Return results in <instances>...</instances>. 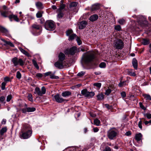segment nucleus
Here are the masks:
<instances>
[{
	"mask_svg": "<svg viewBox=\"0 0 151 151\" xmlns=\"http://www.w3.org/2000/svg\"><path fill=\"white\" fill-rule=\"evenodd\" d=\"M139 105L140 107L142 109L145 110L146 109V108L142 104L141 102L139 103Z\"/></svg>",
	"mask_w": 151,
	"mask_h": 151,
	"instance_id": "4d7b16f0",
	"label": "nucleus"
},
{
	"mask_svg": "<svg viewBox=\"0 0 151 151\" xmlns=\"http://www.w3.org/2000/svg\"><path fill=\"white\" fill-rule=\"evenodd\" d=\"M85 73V72L82 71L79 73L77 75V76L81 77L84 75Z\"/></svg>",
	"mask_w": 151,
	"mask_h": 151,
	"instance_id": "49530a36",
	"label": "nucleus"
},
{
	"mask_svg": "<svg viewBox=\"0 0 151 151\" xmlns=\"http://www.w3.org/2000/svg\"><path fill=\"white\" fill-rule=\"evenodd\" d=\"M149 41L148 40L146 39H144L142 40V43L144 45H146L149 43Z\"/></svg>",
	"mask_w": 151,
	"mask_h": 151,
	"instance_id": "7c9ffc66",
	"label": "nucleus"
},
{
	"mask_svg": "<svg viewBox=\"0 0 151 151\" xmlns=\"http://www.w3.org/2000/svg\"><path fill=\"white\" fill-rule=\"evenodd\" d=\"M46 90L44 86H43L41 88V91L40 88L38 87H36L35 89L34 93L37 94L38 96H42L43 94L45 93Z\"/></svg>",
	"mask_w": 151,
	"mask_h": 151,
	"instance_id": "39448f33",
	"label": "nucleus"
},
{
	"mask_svg": "<svg viewBox=\"0 0 151 151\" xmlns=\"http://www.w3.org/2000/svg\"><path fill=\"white\" fill-rule=\"evenodd\" d=\"M27 98L29 101H33L32 96V94H29L27 96Z\"/></svg>",
	"mask_w": 151,
	"mask_h": 151,
	"instance_id": "09e8293b",
	"label": "nucleus"
},
{
	"mask_svg": "<svg viewBox=\"0 0 151 151\" xmlns=\"http://www.w3.org/2000/svg\"><path fill=\"white\" fill-rule=\"evenodd\" d=\"M77 48L75 47H73L70 49L66 50L65 52V54L73 55L75 54Z\"/></svg>",
	"mask_w": 151,
	"mask_h": 151,
	"instance_id": "1a4fd4ad",
	"label": "nucleus"
},
{
	"mask_svg": "<svg viewBox=\"0 0 151 151\" xmlns=\"http://www.w3.org/2000/svg\"><path fill=\"white\" fill-rule=\"evenodd\" d=\"M0 31L2 33H7L8 32V31L6 29L0 26Z\"/></svg>",
	"mask_w": 151,
	"mask_h": 151,
	"instance_id": "cd10ccee",
	"label": "nucleus"
},
{
	"mask_svg": "<svg viewBox=\"0 0 151 151\" xmlns=\"http://www.w3.org/2000/svg\"><path fill=\"white\" fill-rule=\"evenodd\" d=\"M142 137V135L140 133L137 134L135 135V138L137 142L141 140Z\"/></svg>",
	"mask_w": 151,
	"mask_h": 151,
	"instance_id": "a211bd4d",
	"label": "nucleus"
},
{
	"mask_svg": "<svg viewBox=\"0 0 151 151\" xmlns=\"http://www.w3.org/2000/svg\"><path fill=\"white\" fill-rule=\"evenodd\" d=\"M97 100L98 101H101L104 99V95L102 93L98 94L96 96Z\"/></svg>",
	"mask_w": 151,
	"mask_h": 151,
	"instance_id": "4be33fe9",
	"label": "nucleus"
},
{
	"mask_svg": "<svg viewBox=\"0 0 151 151\" xmlns=\"http://www.w3.org/2000/svg\"><path fill=\"white\" fill-rule=\"evenodd\" d=\"M42 11H38L36 14V16L37 18H40L42 17L43 13Z\"/></svg>",
	"mask_w": 151,
	"mask_h": 151,
	"instance_id": "473e14b6",
	"label": "nucleus"
},
{
	"mask_svg": "<svg viewBox=\"0 0 151 151\" xmlns=\"http://www.w3.org/2000/svg\"><path fill=\"white\" fill-rule=\"evenodd\" d=\"M145 116H146L147 118L150 119L151 118V114L149 113H146L145 114Z\"/></svg>",
	"mask_w": 151,
	"mask_h": 151,
	"instance_id": "13d9d810",
	"label": "nucleus"
},
{
	"mask_svg": "<svg viewBox=\"0 0 151 151\" xmlns=\"http://www.w3.org/2000/svg\"><path fill=\"white\" fill-rule=\"evenodd\" d=\"M12 95L11 94L8 95L6 98V101L7 102L9 101L12 99Z\"/></svg>",
	"mask_w": 151,
	"mask_h": 151,
	"instance_id": "603ef678",
	"label": "nucleus"
},
{
	"mask_svg": "<svg viewBox=\"0 0 151 151\" xmlns=\"http://www.w3.org/2000/svg\"><path fill=\"white\" fill-rule=\"evenodd\" d=\"M131 132H130V131H128V132H126L125 134L126 135H127V136H129L131 135Z\"/></svg>",
	"mask_w": 151,
	"mask_h": 151,
	"instance_id": "774afa93",
	"label": "nucleus"
},
{
	"mask_svg": "<svg viewBox=\"0 0 151 151\" xmlns=\"http://www.w3.org/2000/svg\"><path fill=\"white\" fill-rule=\"evenodd\" d=\"M4 80L5 82H8L10 81V78L8 77H5L4 78Z\"/></svg>",
	"mask_w": 151,
	"mask_h": 151,
	"instance_id": "0e129e2a",
	"label": "nucleus"
},
{
	"mask_svg": "<svg viewBox=\"0 0 151 151\" xmlns=\"http://www.w3.org/2000/svg\"><path fill=\"white\" fill-rule=\"evenodd\" d=\"M21 74L19 71H18L17 73L16 77L19 79H20L21 77Z\"/></svg>",
	"mask_w": 151,
	"mask_h": 151,
	"instance_id": "de8ad7c7",
	"label": "nucleus"
},
{
	"mask_svg": "<svg viewBox=\"0 0 151 151\" xmlns=\"http://www.w3.org/2000/svg\"><path fill=\"white\" fill-rule=\"evenodd\" d=\"M5 99V97L4 96H1L0 98V101L1 102L4 101Z\"/></svg>",
	"mask_w": 151,
	"mask_h": 151,
	"instance_id": "69168bd1",
	"label": "nucleus"
},
{
	"mask_svg": "<svg viewBox=\"0 0 151 151\" xmlns=\"http://www.w3.org/2000/svg\"><path fill=\"white\" fill-rule=\"evenodd\" d=\"M58 12L57 15L59 19L61 18L63 16L64 14L61 11L58 10Z\"/></svg>",
	"mask_w": 151,
	"mask_h": 151,
	"instance_id": "2f4dec72",
	"label": "nucleus"
},
{
	"mask_svg": "<svg viewBox=\"0 0 151 151\" xmlns=\"http://www.w3.org/2000/svg\"><path fill=\"white\" fill-rule=\"evenodd\" d=\"M6 83L3 82L1 83V88L3 90H4L5 89V86L6 85Z\"/></svg>",
	"mask_w": 151,
	"mask_h": 151,
	"instance_id": "79ce46f5",
	"label": "nucleus"
},
{
	"mask_svg": "<svg viewBox=\"0 0 151 151\" xmlns=\"http://www.w3.org/2000/svg\"><path fill=\"white\" fill-rule=\"evenodd\" d=\"M76 35L75 34H72L69 36V40H73L76 37Z\"/></svg>",
	"mask_w": 151,
	"mask_h": 151,
	"instance_id": "c9c22d12",
	"label": "nucleus"
},
{
	"mask_svg": "<svg viewBox=\"0 0 151 151\" xmlns=\"http://www.w3.org/2000/svg\"><path fill=\"white\" fill-rule=\"evenodd\" d=\"M45 28L48 30H53L55 27L54 22L52 20L47 21L45 24Z\"/></svg>",
	"mask_w": 151,
	"mask_h": 151,
	"instance_id": "20e7f679",
	"label": "nucleus"
},
{
	"mask_svg": "<svg viewBox=\"0 0 151 151\" xmlns=\"http://www.w3.org/2000/svg\"><path fill=\"white\" fill-rule=\"evenodd\" d=\"M12 61L15 66H17L19 64L21 66H22L24 64V62L22 59H18L16 57L12 59Z\"/></svg>",
	"mask_w": 151,
	"mask_h": 151,
	"instance_id": "0eeeda50",
	"label": "nucleus"
},
{
	"mask_svg": "<svg viewBox=\"0 0 151 151\" xmlns=\"http://www.w3.org/2000/svg\"><path fill=\"white\" fill-rule=\"evenodd\" d=\"M81 94L85 97L88 98L92 97L94 95L95 93L93 91H88L87 89H84L81 91Z\"/></svg>",
	"mask_w": 151,
	"mask_h": 151,
	"instance_id": "423d86ee",
	"label": "nucleus"
},
{
	"mask_svg": "<svg viewBox=\"0 0 151 151\" xmlns=\"http://www.w3.org/2000/svg\"><path fill=\"white\" fill-rule=\"evenodd\" d=\"M101 83H96L93 84L94 86H96L98 88H100L101 86Z\"/></svg>",
	"mask_w": 151,
	"mask_h": 151,
	"instance_id": "864d4df0",
	"label": "nucleus"
},
{
	"mask_svg": "<svg viewBox=\"0 0 151 151\" xmlns=\"http://www.w3.org/2000/svg\"><path fill=\"white\" fill-rule=\"evenodd\" d=\"M77 5V3L74 2H72L70 4L68 9L69 10H71L72 8L75 7Z\"/></svg>",
	"mask_w": 151,
	"mask_h": 151,
	"instance_id": "5701e85b",
	"label": "nucleus"
},
{
	"mask_svg": "<svg viewBox=\"0 0 151 151\" xmlns=\"http://www.w3.org/2000/svg\"><path fill=\"white\" fill-rule=\"evenodd\" d=\"M58 58L60 61L63 62L65 58V55L63 53L60 52L58 55Z\"/></svg>",
	"mask_w": 151,
	"mask_h": 151,
	"instance_id": "dca6fc26",
	"label": "nucleus"
},
{
	"mask_svg": "<svg viewBox=\"0 0 151 151\" xmlns=\"http://www.w3.org/2000/svg\"><path fill=\"white\" fill-rule=\"evenodd\" d=\"M36 6L38 9H41L43 8L42 4L40 2H36Z\"/></svg>",
	"mask_w": 151,
	"mask_h": 151,
	"instance_id": "b1692460",
	"label": "nucleus"
},
{
	"mask_svg": "<svg viewBox=\"0 0 151 151\" xmlns=\"http://www.w3.org/2000/svg\"><path fill=\"white\" fill-rule=\"evenodd\" d=\"M54 98L55 101L58 103H62L65 100L60 96L58 94L55 95Z\"/></svg>",
	"mask_w": 151,
	"mask_h": 151,
	"instance_id": "9d476101",
	"label": "nucleus"
},
{
	"mask_svg": "<svg viewBox=\"0 0 151 151\" xmlns=\"http://www.w3.org/2000/svg\"><path fill=\"white\" fill-rule=\"evenodd\" d=\"M35 77L37 78H42L43 76V75L40 73H37L35 75Z\"/></svg>",
	"mask_w": 151,
	"mask_h": 151,
	"instance_id": "8fccbe9b",
	"label": "nucleus"
},
{
	"mask_svg": "<svg viewBox=\"0 0 151 151\" xmlns=\"http://www.w3.org/2000/svg\"><path fill=\"white\" fill-rule=\"evenodd\" d=\"M0 12L1 16L5 17H7V15H6V12L5 11H1Z\"/></svg>",
	"mask_w": 151,
	"mask_h": 151,
	"instance_id": "58836bf2",
	"label": "nucleus"
},
{
	"mask_svg": "<svg viewBox=\"0 0 151 151\" xmlns=\"http://www.w3.org/2000/svg\"><path fill=\"white\" fill-rule=\"evenodd\" d=\"M88 24L87 22L85 21H83L79 23L78 24L79 29H84L86 26V25Z\"/></svg>",
	"mask_w": 151,
	"mask_h": 151,
	"instance_id": "4468645a",
	"label": "nucleus"
},
{
	"mask_svg": "<svg viewBox=\"0 0 151 151\" xmlns=\"http://www.w3.org/2000/svg\"><path fill=\"white\" fill-rule=\"evenodd\" d=\"M115 47L116 49H122L124 47V43L120 39L117 40L115 42Z\"/></svg>",
	"mask_w": 151,
	"mask_h": 151,
	"instance_id": "6e6552de",
	"label": "nucleus"
},
{
	"mask_svg": "<svg viewBox=\"0 0 151 151\" xmlns=\"http://www.w3.org/2000/svg\"><path fill=\"white\" fill-rule=\"evenodd\" d=\"M144 123L145 125H147L148 124H151V120L149 121H145L144 122Z\"/></svg>",
	"mask_w": 151,
	"mask_h": 151,
	"instance_id": "338daca9",
	"label": "nucleus"
},
{
	"mask_svg": "<svg viewBox=\"0 0 151 151\" xmlns=\"http://www.w3.org/2000/svg\"><path fill=\"white\" fill-rule=\"evenodd\" d=\"M121 95L123 98H124L126 96V94L124 91H123L121 93Z\"/></svg>",
	"mask_w": 151,
	"mask_h": 151,
	"instance_id": "bf43d9fd",
	"label": "nucleus"
},
{
	"mask_svg": "<svg viewBox=\"0 0 151 151\" xmlns=\"http://www.w3.org/2000/svg\"><path fill=\"white\" fill-rule=\"evenodd\" d=\"M10 19H13L14 20L17 22L19 21V20L17 16L16 15H14L13 14H11L9 15L8 17Z\"/></svg>",
	"mask_w": 151,
	"mask_h": 151,
	"instance_id": "2eb2a0df",
	"label": "nucleus"
},
{
	"mask_svg": "<svg viewBox=\"0 0 151 151\" xmlns=\"http://www.w3.org/2000/svg\"><path fill=\"white\" fill-rule=\"evenodd\" d=\"M73 32V31L71 29L68 30L66 31V34L68 36H70Z\"/></svg>",
	"mask_w": 151,
	"mask_h": 151,
	"instance_id": "c03bdc74",
	"label": "nucleus"
},
{
	"mask_svg": "<svg viewBox=\"0 0 151 151\" xmlns=\"http://www.w3.org/2000/svg\"><path fill=\"white\" fill-rule=\"evenodd\" d=\"M21 133L20 135L21 138L25 139L29 138L32 134V130L30 126L27 124L24 125Z\"/></svg>",
	"mask_w": 151,
	"mask_h": 151,
	"instance_id": "f257e3e1",
	"label": "nucleus"
},
{
	"mask_svg": "<svg viewBox=\"0 0 151 151\" xmlns=\"http://www.w3.org/2000/svg\"><path fill=\"white\" fill-rule=\"evenodd\" d=\"M126 85V81H125L123 82H120L119 84V87H121L122 86H124Z\"/></svg>",
	"mask_w": 151,
	"mask_h": 151,
	"instance_id": "e433bc0d",
	"label": "nucleus"
},
{
	"mask_svg": "<svg viewBox=\"0 0 151 151\" xmlns=\"http://www.w3.org/2000/svg\"><path fill=\"white\" fill-rule=\"evenodd\" d=\"M50 78L52 79H58L59 78L58 76H55L54 74L51 73L50 76Z\"/></svg>",
	"mask_w": 151,
	"mask_h": 151,
	"instance_id": "4c0bfd02",
	"label": "nucleus"
},
{
	"mask_svg": "<svg viewBox=\"0 0 151 151\" xmlns=\"http://www.w3.org/2000/svg\"><path fill=\"white\" fill-rule=\"evenodd\" d=\"M32 63L35 66V67L37 69H39V67L37 65V62L36 61L34 60H32Z\"/></svg>",
	"mask_w": 151,
	"mask_h": 151,
	"instance_id": "f704fd0d",
	"label": "nucleus"
},
{
	"mask_svg": "<svg viewBox=\"0 0 151 151\" xmlns=\"http://www.w3.org/2000/svg\"><path fill=\"white\" fill-rule=\"evenodd\" d=\"M32 27L37 30H38L39 31L35 34V35H38L40 34L41 33V27L40 26L36 24H33L32 26Z\"/></svg>",
	"mask_w": 151,
	"mask_h": 151,
	"instance_id": "f8f14e48",
	"label": "nucleus"
},
{
	"mask_svg": "<svg viewBox=\"0 0 151 151\" xmlns=\"http://www.w3.org/2000/svg\"><path fill=\"white\" fill-rule=\"evenodd\" d=\"M95 58L93 52H87L85 53L82 57V62L87 64L93 61Z\"/></svg>",
	"mask_w": 151,
	"mask_h": 151,
	"instance_id": "f03ea898",
	"label": "nucleus"
},
{
	"mask_svg": "<svg viewBox=\"0 0 151 151\" xmlns=\"http://www.w3.org/2000/svg\"><path fill=\"white\" fill-rule=\"evenodd\" d=\"M111 92V90L110 88H108L106 91L105 94L106 95L108 96L109 95Z\"/></svg>",
	"mask_w": 151,
	"mask_h": 151,
	"instance_id": "a18cd8bd",
	"label": "nucleus"
},
{
	"mask_svg": "<svg viewBox=\"0 0 151 151\" xmlns=\"http://www.w3.org/2000/svg\"><path fill=\"white\" fill-rule=\"evenodd\" d=\"M65 7V5L64 4H61L60 7L58 10L61 11V10L64 8Z\"/></svg>",
	"mask_w": 151,
	"mask_h": 151,
	"instance_id": "3c124183",
	"label": "nucleus"
},
{
	"mask_svg": "<svg viewBox=\"0 0 151 151\" xmlns=\"http://www.w3.org/2000/svg\"><path fill=\"white\" fill-rule=\"evenodd\" d=\"M138 127L141 129L142 128V121H140L138 123Z\"/></svg>",
	"mask_w": 151,
	"mask_h": 151,
	"instance_id": "052dcab7",
	"label": "nucleus"
},
{
	"mask_svg": "<svg viewBox=\"0 0 151 151\" xmlns=\"http://www.w3.org/2000/svg\"><path fill=\"white\" fill-rule=\"evenodd\" d=\"M98 18V16L97 14H93L89 17V20L91 22H93L96 20Z\"/></svg>",
	"mask_w": 151,
	"mask_h": 151,
	"instance_id": "f3484780",
	"label": "nucleus"
},
{
	"mask_svg": "<svg viewBox=\"0 0 151 151\" xmlns=\"http://www.w3.org/2000/svg\"><path fill=\"white\" fill-rule=\"evenodd\" d=\"M143 96L146 100H151V97L149 94H145L143 95Z\"/></svg>",
	"mask_w": 151,
	"mask_h": 151,
	"instance_id": "c756f323",
	"label": "nucleus"
},
{
	"mask_svg": "<svg viewBox=\"0 0 151 151\" xmlns=\"http://www.w3.org/2000/svg\"><path fill=\"white\" fill-rule=\"evenodd\" d=\"M0 31L2 33H7L8 32V31L6 29L0 26Z\"/></svg>",
	"mask_w": 151,
	"mask_h": 151,
	"instance_id": "c85d7f7f",
	"label": "nucleus"
},
{
	"mask_svg": "<svg viewBox=\"0 0 151 151\" xmlns=\"http://www.w3.org/2000/svg\"><path fill=\"white\" fill-rule=\"evenodd\" d=\"M76 40L77 41L78 45H80L81 44L82 42L80 39L79 37H77Z\"/></svg>",
	"mask_w": 151,
	"mask_h": 151,
	"instance_id": "6e6d98bb",
	"label": "nucleus"
},
{
	"mask_svg": "<svg viewBox=\"0 0 151 151\" xmlns=\"http://www.w3.org/2000/svg\"><path fill=\"white\" fill-rule=\"evenodd\" d=\"M117 133L116 129L115 128L110 129L107 132V137L110 140H113L116 138Z\"/></svg>",
	"mask_w": 151,
	"mask_h": 151,
	"instance_id": "7ed1b4c3",
	"label": "nucleus"
},
{
	"mask_svg": "<svg viewBox=\"0 0 151 151\" xmlns=\"http://www.w3.org/2000/svg\"><path fill=\"white\" fill-rule=\"evenodd\" d=\"M105 106L108 109H111L112 108V106H110L109 104H106L105 105Z\"/></svg>",
	"mask_w": 151,
	"mask_h": 151,
	"instance_id": "680f3d73",
	"label": "nucleus"
},
{
	"mask_svg": "<svg viewBox=\"0 0 151 151\" xmlns=\"http://www.w3.org/2000/svg\"><path fill=\"white\" fill-rule=\"evenodd\" d=\"M118 22L119 24L123 25L125 23V20L123 19H121L119 20Z\"/></svg>",
	"mask_w": 151,
	"mask_h": 151,
	"instance_id": "a19ab883",
	"label": "nucleus"
},
{
	"mask_svg": "<svg viewBox=\"0 0 151 151\" xmlns=\"http://www.w3.org/2000/svg\"><path fill=\"white\" fill-rule=\"evenodd\" d=\"M55 66L58 69H61L63 68V62L60 61L59 60L55 63Z\"/></svg>",
	"mask_w": 151,
	"mask_h": 151,
	"instance_id": "ddd939ff",
	"label": "nucleus"
},
{
	"mask_svg": "<svg viewBox=\"0 0 151 151\" xmlns=\"http://www.w3.org/2000/svg\"><path fill=\"white\" fill-rule=\"evenodd\" d=\"M103 151H111V148L109 146L106 147L105 149L103 150Z\"/></svg>",
	"mask_w": 151,
	"mask_h": 151,
	"instance_id": "5fc2aeb1",
	"label": "nucleus"
},
{
	"mask_svg": "<svg viewBox=\"0 0 151 151\" xmlns=\"http://www.w3.org/2000/svg\"><path fill=\"white\" fill-rule=\"evenodd\" d=\"M1 40L2 41H3L5 43V44H4V45H9L11 47H14V45L11 42H10V41H6L3 39H1Z\"/></svg>",
	"mask_w": 151,
	"mask_h": 151,
	"instance_id": "6ab92c4d",
	"label": "nucleus"
},
{
	"mask_svg": "<svg viewBox=\"0 0 151 151\" xmlns=\"http://www.w3.org/2000/svg\"><path fill=\"white\" fill-rule=\"evenodd\" d=\"M100 122L99 120L97 119H95L94 120V124L96 126H99V125Z\"/></svg>",
	"mask_w": 151,
	"mask_h": 151,
	"instance_id": "72a5a7b5",
	"label": "nucleus"
},
{
	"mask_svg": "<svg viewBox=\"0 0 151 151\" xmlns=\"http://www.w3.org/2000/svg\"><path fill=\"white\" fill-rule=\"evenodd\" d=\"M36 110V108L35 107H27L25 108H23L21 109L23 113H25L27 112H30L35 111Z\"/></svg>",
	"mask_w": 151,
	"mask_h": 151,
	"instance_id": "9b49d317",
	"label": "nucleus"
},
{
	"mask_svg": "<svg viewBox=\"0 0 151 151\" xmlns=\"http://www.w3.org/2000/svg\"><path fill=\"white\" fill-rule=\"evenodd\" d=\"M71 93L69 91H65L63 92L62 93V96L64 97L66 96H69L71 95Z\"/></svg>",
	"mask_w": 151,
	"mask_h": 151,
	"instance_id": "412c9836",
	"label": "nucleus"
},
{
	"mask_svg": "<svg viewBox=\"0 0 151 151\" xmlns=\"http://www.w3.org/2000/svg\"><path fill=\"white\" fill-rule=\"evenodd\" d=\"M134 68L136 69L137 67V60L135 58H134L132 62Z\"/></svg>",
	"mask_w": 151,
	"mask_h": 151,
	"instance_id": "aec40b11",
	"label": "nucleus"
},
{
	"mask_svg": "<svg viewBox=\"0 0 151 151\" xmlns=\"http://www.w3.org/2000/svg\"><path fill=\"white\" fill-rule=\"evenodd\" d=\"M7 129L6 127L2 128L0 131V133L1 135H3L4 133L6 132L7 131Z\"/></svg>",
	"mask_w": 151,
	"mask_h": 151,
	"instance_id": "bb28decb",
	"label": "nucleus"
},
{
	"mask_svg": "<svg viewBox=\"0 0 151 151\" xmlns=\"http://www.w3.org/2000/svg\"><path fill=\"white\" fill-rule=\"evenodd\" d=\"M106 66V63L104 62H102L99 65V67L101 68H105Z\"/></svg>",
	"mask_w": 151,
	"mask_h": 151,
	"instance_id": "37998d69",
	"label": "nucleus"
},
{
	"mask_svg": "<svg viewBox=\"0 0 151 151\" xmlns=\"http://www.w3.org/2000/svg\"><path fill=\"white\" fill-rule=\"evenodd\" d=\"M19 49L20 51L23 54L27 56H29V54L24 49H23L22 48L20 47L19 48Z\"/></svg>",
	"mask_w": 151,
	"mask_h": 151,
	"instance_id": "a878e982",
	"label": "nucleus"
},
{
	"mask_svg": "<svg viewBox=\"0 0 151 151\" xmlns=\"http://www.w3.org/2000/svg\"><path fill=\"white\" fill-rule=\"evenodd\" d=\"M114 29L117 31H120L121 30V27L119 25H115L114 26Z\"/></svg>",
	"mask_w": 151,
	"mask_h": 151,
	"instance_id": "ea45409f",
	"label": "nucleus"
},
{
	"mask_svg": "<svg viewBox=\"0 0 151 151\" xmlns=\"http://www.w3.org/2000/svg\"><path fill=\"white\" fill-rule=\"evenodd\" d=\"M99 8V5L95 4L92 6L91 9L92 11H94L98 9Z\"/></svg>",
	"mask_w": 151,
	"mask_h": 151,
	"instance_id": "393cba45",
	"label": "nucleus"
},
{
	"mask_svg": "<svg viewBox=\"0 0 151 151\" xmlns=\"http://www.w3.org/2000/svg\"><path fill=\"white\" fill-rule=\"evenodd\" d=\"M51 72H46V73H44V75L45 76H50V75L51 73Z\"/></svg>",
	"mask_w": 151,
	"mask_h": 151,
	"instance_id": "e2e57ef3",
	"label": "nucleus"
}]
</instances>
